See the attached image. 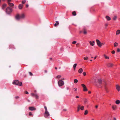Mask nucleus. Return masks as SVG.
I'll return each instance as SVG.
<instances>
[{"label":"nucleus","instance_id":"obj_1","mask_svg":"<svg viewBox=\"0 0 120 120\" xmlns=\"http://www.w3.org/2000/svg\"><path fill=\"white\" fill-rule=\"evenodd\" d=\"M25 15L24 14H22L19 15H17L15 16V19L17 20H19L21 19H23L25 18Z\"/></svg>","mask_w":120,"mask_h":120},{"label":"nucleus","instance_id":"obj_2","mask_svg":"<svg viewBox=\"0 0 120 120\" xmlns=\"http://www.w3.org/2000/svg\"><path fill=\"white\" fill-rule=\"evenodd\" d=\"M13 84L17 85L19 86H21L22 85V83L20 82H19L18 80H15L12 83Z\"/></svg>","mask_w":120,"mask_h":120},{"label":"nucleus","instance_id":"obj_3","mask_svg":"<svg viewBox=\"0 0 120 120\" xmlns=\"http://www.w3.org/2000/svg\"><path fill=\"white\" fill-rule=\"evenodd\" d=\"M102 84L104 86L105 89V90L106 92H108V90L107 88L106 87V86L107 84V83L105 81H104L103 82Z\"/></svg>","mask_w":120,"mask_h":120},{"label":"nucleus","instance_id":"obj_4","mask_svg":"<svg viewBox=\"0 0 120 120\" xmlns=\"http://www.w3.org/2000/svg\"><path fill=\"white\" fill-rule=\"evenodd\" d=\"M58 84L59 86H63L64 84V82L63 81L61 80H60L58 82Z\"/></svg>","mask_w":120,"mask_h":120},{"label":"nucleus","instance_id":"obj_5","mask_svg":"<svg viewBox=\"0 0 120 120\" xmlns=\"http://www.w3.org/2000/svg\"><path fill=\"white\" fill-rule=\"evenodd\" d=\"M6 11L7 14H10L11 11V9L10 8L8 7L6 9Z\"/></svg>","mask_w":120,"mask_h":120},{"label":"nucleus","instance_id":"obj_6","mask_svg":"<svg viewBox=\"0 0 120 120\" xmlns=\"http://www.w3.org/2000/svg\"><path fill=\"white\" fill-rule=\"evenodd\" d=\"M98 46L100 47H101V43L100 41L98 40L97 39L96 40Z\"/></svg>","mask_w":120,"mask_h":120},{"label":"nucleus","instance_id":"obj_7","mask_svg":"<svg viewBox=\"0 0 120 120\" xmlns=\"http://www.w3.org/2000/svg\"><path fill=\"white\" fill-rule=\"evenodd\" d=\"M49 115V113L48 111H45V113L44 114V116L45 117L47 118Z\"/></svg>","mask_w":120,"mask_h":120},{"label":"nucleus","instance_id":"obj_8","mask_svg":"<svg viewBox=\"0 0 120 120\" xmlns=\"http://www.w3.org/2000/svg\"><path fill=\"white\" fill-rule=\"evenodd\" d=\"M83 88V90L84 91H86L87 90V89L86 88V87L84 84H81Z\"/></svg>","mask_w":120,"mask_h":120},{"label":"nucleus","instance_id":"obj_9","mask_svg":"<svg viewBox=\"0 0 120 120\" xmlns=\"http://www.w3.org/2000/svg\"><path fill=\"white\" fill-rule=\"evenodd\" d=\"M31 95L33 97L35 96L36 99L38 98V94H34L33 93H31Z\"/></svg>","mask_w":120,"mask_h":120},{"label":"nucleus","instance_id":"obj_10","mask_svg":"<svg viewBox=\"0 0 120 120\" xmlns=\"http://www.w3.org/2000/svg\"><path fill=\"white\" fill-rule=\"evenodd\" d=\"M29 109L31 111L35 110H36V109L33 107H30L29 108Z\"/></svg>","mask_w":120,"mask_h":120},{"label":"nucleus","instance_id":"obj_11","mask_svg":"<svg viewBox=\"0 0 120 120\" xmlns=\"http://www.w3.org/2000/svg\"><path fill=\"white\" fill-rule=\"evenodd\" d=\"M89 43L90 45L92 46H93L94 45V44L95 43V41H90L89 42Z\"/></svg>","mask_w":120,"mask_h":120},{"label":"nucleus","instance_id":"obj_12","mask_svg":"<svg viewBox=\"0 0 120 120\" xmlns=\"http://www.w3.org/2000/svg\"><path fill=\"white\" fill-rule=\"evenodd\" d=\"M116 89L119 92L120 91V87L118 85H116Z\"/></svg>","mask_w":120,"mask_h":120},{"label":"nucleus","instance_id":"obj_13","mask_svg":"<svg viewBox=\"0 0 120 120\" xmlns=\"http://www.w3.org/2000/svg\"><path fill=\"white\" fill-rule=\"evenodd\" d=\"M107 65L109 67H112L113 65V64L112 63H109L107 64Z\"/></svg>","mask_w":120,"mask_h":120},{"label":"nucleus","instance_id":"obj_14","mask_svg":"<svg viewBox=\"0 0 120 120\" xmlns=\"http://www.w3.org/2000/svg\"><path fill=\"white\" fill-rule=\"evenodd\" d=\"M83 70L82 68H80L78 70V72L80 74H81L83 72Z\"/></svg>","mask_w":120,"mask_h":120},{"label":"nucleus","instance_id":"obj_15","mask_svg":"<svg viewBox=\"0 0 120 120\" xmlns=\"http://www.w3.org/2000/svg\"><path fill=\"white\" fill-rule=\"evenodd\" d=\"M10 2H8V5L9 6H10L11 7H13L14 6V4L12 3H10Z\"/></svg>","mask_w":120,"mask_h":120},{"label":"nucleus","instance_id":"obj_16","mask_svg":"<svg viewBox=\"0 0 120 120\" xmlns=\"http://www.w3.org/2000/svg\"><path fill=\"white\" fill-rule=\"evenodd\" d=\"M23 7V5L20 4L19 6V8L20 9H21Z\"/></svg>","mask_w":120,"mask_h":120},{"label":"nucleus","instance_id":"obj_17","mask_svg":"<svg viewBox=\"0 0 120 120\" xmlns=\"http://www.w3.org/2000/svg\"><path fill=\"white\" fill-rule=\"evenodd\" d=\"M116 105H113L112 106V108L113 110H115L116 109Z\"/></svg>","mask_w":120,"mask_h":120},{"label":"nucleus","instance_id":"obj_18","mask_svg":"<svg viewBox=\"0 0 120 120\" xmlns=\"http://www.w3.org/2000/svg\"><path fill=\"white\" fill-rule=\"evenodd\" d=\"M106 18L108 21L110 20L111 19L108 16H106Z\"/></svg>","mask_w":120,"mask_h":120},{"label":"nucleus","instance_id":"obj_19","mask_svg":"<svg viewBox=\"0 0 120 120\" xmlns=\"http://www.w3.org/2000/svg\"><path fill=\"white\" fill-rule=\"evenodd\" d=\"M120 34V30H118L116 32V34L118 35Z\"/></svg>","mask_w":120,"mask_h":120},{"label":"nucleus","instance_id":"obj_20","mask_svg":"<svg viewBox=\"0 0 120 120\" xmlns=\"http://www.w3.org/2000/svg\"><path fill=\"white\" fill-rule=\"evenodd\" d=\"M77 65V64H74L73 66V68H74V70L75 71V68Z\"/></svg>","mask_w":120,"mask_h":120},{"label":"nucleus","instance_id":"obj_21","mask_svg":"<svg viewBox=\"0 0 120 120\" xmlns=\"http://www.w3.org/2000/svg\"><path fill=\"white\" fill-rule=\"evenodd\" d=\"M117 16L116 15H115L114 16L113 19L114 20H116L117 19Z\"/></svg>","mask_w":120,"mask_h":120},{"label":"nucleus","instance_id":"obj_22","mask_svg":"<svg viewBox=\"0 0 120 120\" xmlns=\"http://www.w3.org/2000/svg\"><path fill=\"white\" fill-rule=\"evenodd\" d=\"M81 107V105H78V106L77 107V111L79 112V110L80 109V108Z\"/></svg>","mask_w":120,"mask_h":120},{"label":"nucleus","instance_id":"obj_23","mask_svg":"<svg viewBox=\"0 0 120 120\" xmlns=\"http://www.w3.org/2000/svg\"><path fill=\"white\" fill-rule=\"evenodd\" d=\"M98 83H99V84H101L102 83V80L100 79H98Z\"/></svg>","mask_w":120,"mask_h":120},{"label":"nucleus","instance_id":"obj_24","mask_svg":"<svg viewBox=\"0 0 120 120\" xmlns=\"http://www.w3.org/2000/svg\"><path fill=\"white\" fill-rule=\"evenodd\" d=\"M120 103V101L119 100H117L116 101V103L117 104H118Z\"/></svg>","mask_w":120,"mask_h":120},{"label":"nucleus","instance_id":"obj_25","mask_svg":"<svg viewBox=\"0 0 120 120\" xmlns=\"http://www.w3.org/2000/svg\"><path fill=\"white\" fill-rule=\"evenodd\" d=\"M72 14L73 15L75 16L76 15V13L75 11H74L72 12Z\"/></svg>","mask_w":120,"mask_h":120},{"label":"nucleus","instance_id":"obj_26","mask_svg":"<svg viewBox=\"0 0 120 120\" xmlns=\"http://www.w3.org/2000/svg\"><path fill=\"white\" fill-rule=\"evenodd\" d=\"M118 45V43L115 42L114 44V46L115 47H116Z\"/></svg>","mask_w":120,"mask_h":120},{"label":"nucleus","instance_id":"obj_27","mask_svg":"<svg viewBox=\"0 0 120 120\" xmlns=\"http://www.w3.org/2000/svg\"><path fill=\"white\" fill-rule=\"evenodd\" d=\"M6 5H7L6 4H3L2 7L3 9L6 6Z\"/></svg>","mask_w":120,"mask_h":120},{"label":"nucleus","instance_id":"obj_28","mask_svg":"<svg viewBox=\"0 0 120 120\" xmlns=\"http://www.w3.org/2000/svg\"><path fill=\"white\" fill-rule=\"evenodd\" d=\"M78 82V80L76 79H75L74 80V82L75 83H77Z\"/></svg>","mask_w":120,"mask_h":120},{"label":"nucleus","instance_id":"obj_29","mask_svg":"<svg viewBox=\"0 0 120 120\" xmlns=\"http://www.w3.org/2000/svg\"><path fill=\"white\" fill-rule=\"evenodd\" d=\"M80 109L82 110H83L84 109V107L83 106H82L80 107Z\"/></svg>","mask_w":120,"mask_h":120},{"label":"nucleus","instance_id":"obj_30","mask_svg":"<svg viewBox=\"0 0 120 120\" xmlns=\"http://www.w3.org/2000/svg\"><path fill=\"white\" fill-rule=\"evenodd\" d=\"M88 113V111L87 110H85V112L84 114L85 115H86V114H87Z\"/></svg>","mask_w":120,"mask_h":120},{"label":"nucleus","instance_id":"obj_31","mask_svg":"<svg viewBox=\"0 0 120 120\" xmlns=\"http://www.w3.org/2000/svg\"><path fill=\"white\" fill-rule=\"evenodd\" d=\"M104 56L106 59H108L109 58V57L105 55H104Z\"/></svg>","mask_w":120,"mask_h":120},{"label":"nucleus","instance_id":"obj_32","mask_svg":"<svg viewBox=\"0 0 120 120\" xmlns=\"http://www.w3.org/2000/svg\"><path fill=\"white\" fill-rule=\"evenodd\" d=\"M87 100L86 99H85L84 100V102L85 104H86L87 102Z\"/></svg>","mask_w":120,"mask_h":120},{"label":"nucleus","instance_id":"obj_33","mask_svg":"<svg viewBox=\"0 0 120 120\" xmlns=\"http://www.w3.org/2000/svg\"><path fill=\"white\" fill-rule=\"evenodd\" d=\"M88 57L87 56H86V57H84V59L85 60H87L88 59Z\"/></svg>","mask_w":120,"mask_h":120},{"label":"nucleus","instance_id":"obj_34","mask_svg":"<svg viewBox=\"0 0 120 120\" xmlns=\"http://www.w3.org/2000/svg\"><path fill=\"white\" fill-rule=\"evenodd\" d=\"M29 115L31 116H33L32 113L31 112H30L29 113Z\"/></svg>","mask_w":120,"mask_h":120},{"label":"nucleus","instance_id":"obj_35","mask_svg":"<svg viewBox=\"0 0 120 120\" xmlns=\"http://www.w3.org/2000/svg\"><path fill=\"white\" fill-rule=\"evenodd\" d=\"M26 2V0H23L22 2V3L23 4H24Z\"/></svg>","mask_w":120,"mask_h":120},{"label":"nucleus","instance_id":"obj_36","mask_svg":"<svg viewBox=\"0 0 120 120\" xmlns=\"http://www.w3.org/2000/svg\"><path fill=\"white\" fill-rule=\"evenodd\" d=\"M77 42V41H74L72 42V43L73 44H75Z\"/></svg>","mask_w":120,"mask_h":120},{"label":"nucleus","instance_id":"obj_37","mask_svg":"<svg viewBox=\"0 0 120 120\" xmlns=\"http://www.w3.org/2000/svg\"><path fill=\"white\" fill-rule=\"evenodd\" d=\"M83 33L84 34H87V32L86 31L84 30L83 31Z\"/></svg>","mask_w":120,"mask_h":120},{"label":"nucleus","instance_id":"obj_38","mask_svg":"<svg viewBox=\"0 0 120 120\" xmlns=\"http://www.w3.org/2000/svg\"><path fill=\"white\" fill-rule=\"evenodd\" d=\"M61 77V75H57L56 76V78H60Z\"/></svg>","mask_w":120,"mask_h":120},{"label":"nucleus","instance_id":"obj_39","mask_svg":"<svg viewBox=\"0 0 120 120\" xmlns=\"http://www.w3.org/2000/svg\"><path fill=\"white\" fill-rule=\"evenodd\" d=\"M44 108L45 110V111H47V108L45 106L44 107Z\"/></svg>","mask_w":120,"mask_h":120},{"label":"nucleus","instance_id":"obj_40","mask_svg":"<svg viewBox=\"0 0 120 120\" xmlns=\"http://www.w3.org/2000/svg\"><path fill=\"white\" fill-rule=\"evenodd\" d=\"M83 74L84 76H85L86 75V72H83Z\"/></svg>","mask_w":120,"mask_h":120},{"label":"nucleus","instance_id":"obj_41","mask_svg":"<svg viewBox=\"0 0 120 120\" xmlns=\"http://www.w3.org/2000/svg\"><path fill=\"white\" fill-rule=\"evenodd\" d=\"M29 73L30 74V75L31 76L33 75V74L30 72H29Z\"/></svg>","mask_w":120,"mask_h":120},{"label":"nucleus","instance_id":"obj_42","mask_svg":"<svg viewBox=\"0 0 120 120\" xmlns=\"http://www.w3.org/2000/svg\"><path fill=\"white\" fill-rule=\"evenodd\" d=\"M112 54H114L115 53V52L114 50H113L112 51Z\"/></svg>","mask_w":120,"mask_h":120},{"label":"nucleus","instance_id":"obj_43","mask_svg":"<svg viewBox=\"0 0 120 120\" xmlns=\"http://www.w3.org/2000/svg\"><path fill=\"white\" fill-rule=\"evenodd\" d=\"M117 52H120V49L119 48L117 49Z\"/></svg>","mask_w":120,"mask_h":120},{"label":"nucleus","instance_id":"obj_44","mask_svg":"<svg viewBox=\"0 0 120 120\" xmlns=\"http://www.w3.org/2000/svg\"><path fill=\"white\" fill-rule=\"evenodd\" d=\"M97 86L99 88H101L102 87L101 85L100 86V85H98V84H97Z\"/></svg>","mask_w":120,"mask_h":120},{"label":"nucleus","instance_id":"obj_45","mask_svg":"<svg viewBox=\"0 0 120 120\" xmlns=\"http://www.w3.org/2000/svg\"><path fill=\"white\" fill-rule=\"evenodd\" d=\"M25 93L26 94H29L28 92L27 91H26L25 92Z\"/></svg>","mask_w":120,"mask_h":120},{"label":"nucleus","instance_id":"obj_46","mask_svg":"<svg viewBox=\"0 0 120 120\" xmlns=\"http://www.w3.org/2000/svg\"><path fill=\"white\" fill-rule=\"evenodd\" d=\"M79 43H77L76 44V46L77 47H78L79 46Z\"/></svg>","mask_w":120,"mask_h":120},{"label":"nucleus","instance_id":"obj_47","mask_svg":"<svg viewBox=\"0 0 120 120\" xmlns=\"http://www.w3.org/2000/svg\"><path fill=\"white\" fill-rule=\"evenodd\" d=\"M59 25V24H58L57 23H55L54 24V26H56L58 25Z\"/></svg>","mask_w":120,"mask_h":120},{"label":"nucleus","instance_id":"obj_48","mask_svg":"<svg viewBox=\"0 0 120 120\" xmlns=\"http://www.w3.org/2000/svg\"><path fill=\"white\" fill-rule=\"evenodd\" d=\"M67 111V109H63V111Z\"/></svg>","mask_w":120,"mask_h":120},{"label":"nucleus","instance_id":"obj_49","mask_svg":"<svg viewBox=\"0 0 120 120\" xmlns=\"http://www.w3.org/2000/svg\"><path fill=\"white\" fill-rule=\"evenodd\" d=\"M19 98V97L18 96H16L15 97V98L16 99H18Z\"/></svg>","mask_w":120,"mask_h":120},{"label":"nucleus","instance_id":"obj_50","mask_svg":"<svg viewBox=\"0 0 120 120\" xmlns=\"http://www.w3.org/2000/svg\"><path fill=\"white\" fill-rule=\"evenodd\" d=\"M108 25L107 24H105V26L106 27L108 26Z\"/></svg>","mask_w":120,"mask_h":120},{"label":"nucleus","instance_id":"obj_51","mask_svg":"<svg viewBox=\"0 0 120 120\" xmlns=\"http://www.w3.org/2000/svg\"><path fill=\"white\" fill-rule=\"evenodd\" d=\"M75 89V91H76L77 89V88H75L74 89V90Z\"/></svg>","mask_w":120,"mask_h":120},{"label":"nucleus","instance_id":"obj_52","mask_svg":"<svg viewBox=\"0 0 120 120\" xmlns=\"http://www.w3.org/2000/svg\"><path fill=\"white\" fill-rule=\"evenodd\" d=\"M76 98H79V97L78 96H76Z\"/></svg>","mask_w":120,"mask_h":120},{"label":"nucleus","instance_id":"obj_53","mask_svg":"<svg viewBox=\"0 0 120 120\" xmlns=\"http://www.w3.org/2000/svg\"><path fill=\"white\" fill-rule=\"evenodd\" d=\"M105 43V42H104V43H101V46L102 45H103Z\"/></svg>","mask_w":120,"mask_h":120},{"label":"nucleus","instance_id":"obj_54","mask_svg":"<svg viewBox=\"0 0 120 120\" xmlns=\"http://www.w3.org/2000/svg\"><path fill=\"white\" fill-rule=\"evenodd\" d=\"M95 107L96 108H97L98 107V105H96L95 106Z\"/></svg>","mask_w":120,"mask_h":120},{"label":"nucleus","instance_id":"obj_55","mask_svg":"<svg viewBox=\"0 0 120 120\" xmlns=\"http://www.w3.org/2000/svg\"><path fill=\"white\" fill-rule=\"evenodd\" d=\"M56 23L58 24H59V22H58V21H56Z\"/></svg>","mask_w":120,"mask_h":120},{"label":"nucleus","instance_id":"obj_56","mask_svg":"<svg viewBox=\"0 0 120 120\" xmlns=\"http://www.w3.org/2000/svg\"><path fill=\"white\" fill-rule=\"evenodd\" d=\"M113 120H116V119L115 117H114Z\"/></svg>","mask_w":120,"mask_h":120},{"label":"nucleus","instance_id":"obj_57","mask_svg":"<svg viewBox=\"0 0 120 120\" xmlns=\"http://www.w3.org/2000/svg\"><path fill=\"white\" fill-rule=\"evenodd\" d=\"M44 72L45 73H46L47 72V71L46 70H45L44 71Z\"/></svg>","mask_w":120,"mask_h":120},{"label":"nucleus","instance_id":"obj_58","mask_svg":"<svg viewBox=\"0 0 120 120\" xmlns=\"http://www.w3.org/2000/svg\"><path fill=\"white\" fill-rule=\"evenodd\" d=\"M28 6L29 5L28 4H26V7L27 8L28 7Z\"/></svg>","mask_w":120,"mask_h":120},{"label":"nucleus","instance_id":"obj_59","mask_svg":"<svg viewBox=\"0 0 120 120\" xmlns=\"http://www.w3.org/2000/svg\"><path fill=\"white\" fill-rule=\"evenodd\" d=\"M88 93L89 94H90L91 93V92L90 91H88Z\"/></svg>","mask_w":120,"mask_h":120},{"label":"nucleus","instance_id":"obj_60","mask_svg":"<svg viewBox=\"0 0 120 120\" xmlns=\"http://www.w3.org/2000/svg\"><path fill=\"white\" fill-rule=\"evenodd\" d=\"M96 57H97V56H96L94 58V59H95L96 58Z\"/></svg>","mask_w":120,"mask_h":120},{"label":"nucleus","instance_id":"obj_61","mask_svg":"<svg viewBox=\"0 0 120 120\" xmlns=\"http://www.w3.org/2000/svg\"><path fill=\"white\" fill-rule=\"evenodd\" d=\"M11 0H8V1L9 2H10Z\"/></svg>","mask_w":120,"mask_h":120},{"label":"nucleus","instance_id":"obj_62","mask_svg":"<svg viewBox=\"0 0 120 120\" xmlns=\"http://www.w3.org/2000/svg\"><path fill=\"white\" fill-rule=\"evenodd\" d=\"M55 69H56V70L57 69V67H55Z\"/></svg>","mask_w":120,"mask_h":120},{"label":"nucleus","instance_id":"obj_63","mask_svg":"<svg viewBox=\"0 0 120 120\" xmlns=\"http://www.w3.org/2000/svg\"><path fill=\"white\" fill-rule=\"evenodd\" d=\"M34 92H36V90H34Z\"/></svg>","mask_w":120,"mask_h":120},{"label":"nucleus","instance_id":"obj_64","mask_svg":"<svg viewBox=\"0 0 120 120\" xmlns=\"http://www.w3.org/2000/svg\"><path fill=\"white\" fill-rule=\"evenodd\" d=\"M92 120H94V119H92Z\"/></svg>","mask_w":120,"mask_h":120}]
</instances>
